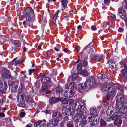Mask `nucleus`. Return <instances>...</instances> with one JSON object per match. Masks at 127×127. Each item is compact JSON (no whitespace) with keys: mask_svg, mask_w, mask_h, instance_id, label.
I'll use <instances>...</instances> for the list:
<instances>
[{"mask_svg":"<svg viewBox=\"0 0 127 127\" xmlns=\"http://www.w3.org/2000/svg\"><path fill=\"white\" fill-rule=\"evenodd\" d=\"M77 105L78 106L76 109H77L76 110L77 111V113L75 115V116H77L80 118H82V117H84L83 115V113L81 110L85 108V105L81 101H79L75 103V108L76 107Z\"/></svg>","mask_w":127,"mask_h":127,"instance_id":"f257e3e1","label":"nucleus"},{"mask_svg":"<svg viewBox=\"0 0 127 127\" xmlns=\"http://www.w3.org/2000/svg\"><path fill=\"white\" fill-rule=\"evenodd\" d=\"M17 100L19 103L18 106L20 107H23V103L26 99V97L25 94L23 93H20L17 95Z\"/></svg>","mask_w":127,"mask_h":127,"instance_id":"f03ea898","label":"nucleus"},{"mask_svg":"<svg viewBox=\"0 0 127 127\" xmlns=\"http://www.w3.org/2000/svg\"><path fill=\"white\" fill-rule=\"evenodd\" d=\"M72 112V109L68 106H64L63 110V114L68 116H71Z\"/></svg>","mask_w":127,"mask_h":127,"instance_id":"7ed1b4c3","label":"nucleus"},{"mask_svg":"<svg viewBox=\"0 0 127 127\" xmlns=\"http://www.w3.org/2000/svg\"><path fill=\"white\" fill-rule=\"evenodd\" d=\"M26 21L29 23V26L32 27V23L34 21V16L33 14L25 15Z\"/></svg>","mask_w":127,"mask_h":127,"instance_id":"20e7f679","label":"nucleus"},{"mask_svg":"<svg viewBox=\"0 0 127 127\" xmlns=\"http://www.w3.org/2000/svg\"><path fill=\"white\" fill-rule=\"evenodd\" d=\"M116 92V89H112L111 91L107 95V100H108L110 99H112L115 95Z\"/></svg>","mask_w":127,"mask_h":127,"instance_id":"39448f33","label":"nucleus"},{"mask_svg":"<svg viewBox=\"0 0 127 127\" xmlns=\"http://www.w3.org/2000/svg\"><path fill=\"white\" fill-rule=\"evenodd\" d=\"M53 114L54 116L56 117H59V120H61L63 118V115L58 111H54L53 113Z\"/></svg>","mask_w":127,"mask_h":127,"instance_id":"423d86ee","label":"nucleus"},{"mask_svg":"<svg viewBox=\"0 0 127 127\" xmlns=\"http://www.w3.org/2000/svg\"><path fill=\"white\" fill-rule=\"evenodd\" d=\"M2 77L3 78H6L9 79L11 78V75L9 73H8V71L6 70H4L1 74Z\"/></svg>","mask_w":127,"mask_h":127,"instance_id":"0eeeda50","label":"nucleus"},{"mask_svg":"<svg viewBox=\"0 0 127 127\" xmlns=\"http://www.w3.org/2000/svg\"><path fill=\"white\" fill-rule=\"evenodd\" d=\"M103 56H99V55L97 54L94 55H91V57L93 60L97 61H100L102 58Z\"/></svg>","mask_w":127,"mask_h":127,"instance_id":"6e6552de","label":"nucleus"},{"mask_svg":"<svg viewBox=\"0 0 127 127\" xmlns=\"http://www.w3.org/2000/svg\"><path fill=\"white\" fill-rule=\"evenodd\" d=\"M124 97L123 96L119 94L117 95L116 97V99L117 102H121L124 103Z\"/></svg>","mask_w":127,"mask_h":127,"instance_id":"1a4fd4ad","label":"nucleus"},{"mask_svg":"<svg viewBox=\"0 0 127 127\" xmlns=\"http://www.w3.org/2000/svg\"><path fill=\"white\" fill-rule=\"evenodd\" d=\"M74 92L72 90H71L69 92L66 91L64 93V96L66 97H71L74 95Z\"/></svg>","mask_w":127,"mask_h":127,"instance_id":"9d476101","label":"nucleus"},{"mask_svg":"<svg viewBox=\"0 0 127 127\" xmlns=\"http://www.w3.org/2000/svg\"><path fill=\"white\" fill-rule=\"evenodd\" d=\"M32 9L31 7H27L25 9V11L24 12L25 15H26L33 14H32Z\"/></svg>","mask_w":127,"mask_h":127,"instance_id":"9b49d317","label":"nucleus"},{"mask_svg":"<svg viewBox=\"0 0 127 127\" xmlns=\"http://www.w3.org/2000/svg\"><path fill=\"white\" fill-rule=\"evenodd\" d=\"M111 87V86L107 83H104L101 86L102 90L103 91H106L108 90Z\"/></svg>","mask_w":127,"mask_h":127,"instance_id":"f8f14e48","label":"nucleus"},{"mask_svg":"<svg viewBox=\"0 0 127 127\" xmlns=\"http://www.w3.org/2000/svg\"><path fill=\"white\" fill-rule=\"evenodd\" d=\"M60 10H58L57 12L54 14V17L52 20V22L53 24H55V26H56V25L55 24V23L56 21V19H57L58 15L59 13L60 12Z\"/></svg>","mask_w":127,"mask_h":127,"instance_id":"ddd939ff","label":"nucleus"},{"mask_svg":"<svg viewBox=\"0 0 127 127\" xmlns=\"http://www.w3.org/2000/svg\"><path fill=\"white\" fill-rule=\"evenodd\" d=\"M95 79L93 77L89 79V84L90 87H93L95 84Z\"/></svg>","mask_w":127,"mask_h":127,"instance_id":"4468645a","label":"nucleus"},{"mask_svg":"<svg viewBox=\"0 0 127 127\" xmlns=\"http://www.w3.org/2000/svg\"><path fill=\"white\" fill-rule=\"evenodd\" d=\"M62 6H63V8H62L61 10L64 11V8H66V7L67 6L68 1L67 0H62L61 1Z\"/></svg>","mask_w":127,"mask_h":127,"instance_id":"2eb2a0df","label":"nucleus"},{"mask_svg":"<svg viewBox=\"0 0 127 127\" xmlns=\"http://www.w3.org/2000/svg\"><path fill=\"white\" fill-rule=\"evenodd\" d=\"M90 113H91V115H93V117H95L97 116L98 115V114L97 113L96 110L94 109H92L90 112Z\"/></svg>","mask_w":127,"mask_h":127,"instance_id":"dca6fc26","label":"nucleus"},{"mask_svg":"<svg viewBox=\"0 0 127 127\" xmlns=\"http://www.w3.org/2000/svg\"><path fill=\"white\" fill-rule=\"evenodd\" d=\"M42 90L43 91L45 92L47 94H48L49 93H50V92L48 90L47 85L46 84H43L42 86Z\"/></svg>","mask_w":127,"mask_h":127,"instance_id":"f3484780","label":"nucleus"},{"mask_svg":"<svg viewBox=\"0 0 127 127\" xmlns=\"http://www.w3.org/2000/svg\"><path fill=\"white\" fill-rule=\"evenodd\" d=\"M124 103L123 102H117L116 105L117 106L116 110L118 111L120 110L121 108L123 106Z\"/></svg>","mask_w":127,"mask_h":127,"instance_id":"a211bd4d","label":"nucleus"},{"mask_svg":"<svg viewBox=\"0 0 127 127\" xmlns=\"http://www.w3.org/2000/svg\"><path fill=\"white\" fill-rule=\"evenodd\" d=\"M74 87V83L72 82L66 84L65 85V88L66 89H68L70 88H73Z\"/></svg>","mask_w":127,"mask_h":127,"instance_id":"6ab92c4d","label":"nucleus"},{"mask_svg":"<svg viewBox=\"0 0 127 127\" xmlns=\"http://www.w3.org/2000/svg\"><path fill=\"white\" fill-rule=\"evenodd\" d=\"M50 79L49 78L45 77L43 78L41 80L42 83L44 84H47L50 82Z\"/></svg>","mask_w":127,"mask_h":127,"instance_id":"aec40b11","label":"nucleus"},{"mask_svg":"<svg viewBox=\"0 0 127 127\" xmlns=\"http://www.w3.org/2000/svg\"><path fill=\"white\" fill-rule=\"evenodd\" d=\"M118 15H120V14H121L122 15L125 14L126 12L125 10L121 8H119L118 10Z\"/></svg>","mask_w":127,"mask_h":127,"instance_id":"412c9836","label":"nucleus"},{"mask_svg":"<svg viewBox=\"0 0 127 127\" xmlns=\"http://www.w3.org/2000/svg\"><path fill=\"white\" fill-rule=\"evenodd\" d=\"M112 108L111 106H110L108 107L106 111V114L108 116H110L113 113Z\"/></svg>","mask_w":127,"mask_h":127,"instance_id":"4be33fe9","label":"nucleus"},{"mask_svg":"<svg viewBox=\"0 0 127 127\" xmlns=\"http://www.w3.org/2000/svg\"><path fill=\"white\" fill-rule=\"evenodd\" d=\"M72 79L73 80L76 79L79 81H80L81 80V78L78 76V74L76 73L74 74L72 76Z\"/></svg>","mask_w":127,"mask_h":127,"instance_id":"5701e85b","label":"nucleus"},{"mask_svg":"<svg viewBox=\"0 0 127 127\" xmlns=\"http://www.w3.org/2000/svg\"><path fill=\"white\" fill-rule=\"evenodd\" d=\"M122 120L121 119H118L114 122V124L118 127L120 126L122 123Z\"/></svg>","mask_w":127,"mask_h":127,"instance_id":"b1692460","label":"nucleus"},{"mask_svg":"<svg viewBox=\"0 0 127 127\" xmlns=\"http://www.w3.org/2000/svg\"><path fill=\"white\" fill-rule=\"evenodd\" d=\"M52 124L55 127L58 125L59 120L56 118H53L52 120Z\"/></svg>","mask_w":127,"mask_h":127,"instance_id":"393cba45","label":"nucleus"},{"mask_svg":"<svg viewBox=\"0 0 127 127\" xmlns=\"http://www.w3.org/2000/svg\"><path fill=\"white\" fill-rule=\"evenodd\" d=\"M87 118L86 117H83L81 119L80 124L82 126H84L87 123L86 120Z\"/></svg>","mask_w":127,"mask_h":127,"instance_id":"a878e982","label":"nucleus"},{"mask_svg":"<svg viewBox=\"0 0 127 127\" xmlns=\"http://www.w3.org/2000/svg\"><path fill=\"white\" fill-rule=\"evenodd\" d=\"M109 64L110 68L111 69H112L114 67V66L115 65L114 63L112 62V60L111 59L107 63V64Z\"/></svg>","mask_w":127,"mask_h":127,"instance_id":"bb28decb","label":"nucleus"},{"mask_svg":"<svg viewBox=\"0 0 127 127\" xmlns=\"http://www.w3.org/2000/svg\"><path fill=\"white\" fill-rule=\"evenodd\" d=\"M19 90V88L17 85H14L12 86L11 91L12 92H15Z\"/></svg>","mask_w":127,"mask_h":127,"instance_id":"cd10ccee","label":"nucleus"},{"mask_svg":"<svg viewBox=\"0 0 127 127\" xmlns=\"http://www.w3.org/2000/svg\"><path fill=\"white\" fill-rule=\"evenodd\" d=\"M80 73L81 74L85 76H88L89 74L88 71L85 70H81L80 72Z\"/></svg>","mask_w":127,"mask_h":127,"instance_id":"c85d7f7f","label":"nucleus"},{"mask_svg":"<svg viewBox=\"0 0 127 127\" xmlns=\"http://www.w3.org/2000/svg\"><path fill=\"white\" fill-rule=\"evenodd\" d=\"M122 75L125 78L127 79V71L125 69H122L121 70Z\"/></svg>","mask_w":127,"mask_h":127,"instance_id":"c756f323","label":"nucleus"},{"mask_svg":"<svg viewBox=\"0 0 127 127\" xmlns=\"http://www.w3.org/2000/svg\"><path fill=\"white\" fill-rule=\"evenodd\" d=\"M87 86V84L86 82L84 83L80 84L79 85V87L80 89H83L85 88Z\"/></svg>","mask_w":127,"mask_h":127,"instance_id":"7c9ffc66","label":"nucleus"},{"mask_svg":"<svg viewBox=\"0 0 127 127\" xmlns=\"http://www.w3.org/2000/svg\"><path fill=\"white\" fill-rule=\"evenodd\" d=\"M106 76L105 75L101 73L98 74L97 75V77L100 79H104L106 78Z\"/></svg>","mask_w":127,"mask_h":127,"instance_id":"2f4dec72","label":"nucleus"},{"mask_svg":"<svg viewBox=\"0 0 127 127\" xmlns=\"http://www.w3.org/2000/svg\"><path fill=\"white\" fill-rule=\"evenodd\" d=\"M26 100L27 102H30L31 103H32L33 101L32 97L29 96H27Z\"/></svg>","mask_w":127,"mask_h":127,"instance_id":"473e14b6","label":"nucleus"},{"mask_svg":"<svg viewBox=\"0 0 127 127\" xmlns=\"http://www.w3.org/2000/svg\"><path fill=\"white\" fill-rule=\"evenodd\" d=\"M98 124V122L95 120H93L92 123L90 124V125L93 126H96Z\"/></svg>","mask_w":127,"mask_h":127,"instance_id":"72a5a7b5","label":"nucleus"},{"mask_svg":"<svg viewBox=\"0 0 127 127\" xmlns=\"http://www.w3.org/2000/svg\"><path fill=\"white\" fill-rule=\"evenodd\" d=\"M88 119H89L88 122H92V121L93 120L95 119H94V117L93 118V115H88Z\"/></svg>","mask_w":127,"mask_h":127,"instance_id":"f704fd0d","label":"nucleus"},{"mask_svg":"<svg viewBox=\"0 0 127 127\" xmlns=\"http://www.w3.org/2000/svg\"><path fill=\"white\" fill-rule=\"evenodd\" d=\"M67 127H73V122L72 121L70 122H68L67 125Z\"/></svg>","mask_w":127,"mask_h":127,"instance_id":"c9c22d12","label":"nucleus"},{"mask_svg":"<svg viewBox=\"0 0 127 127\" xmlns=\"http://www.w3.org/2000/svg\"><path fill=\"white\" fill-rule=\"evenodd\" d=\"M63 89L60 87H57L56 89V92L57 93H60L62 92Z\"/></svg>","mask_w":127,"mask_h":127,"instance_id":"e433bc0d","label":"nucleus"},{"mask_svg":"<svg viewBox=\"0 0 127 127\" xmlns=\"http://www.w3.org/2000/svg\"><path fill=\"white\" fill-rule=\"evenodd\" d=\"M42 122V121L41 120H38L37 122H35L34 126L35 127H37Z\"/></svg>","mask_w":127,"mask_h":127,"instance_id":"4c0bfd02","label":"nucleus"},{"mask_svg":"<svg viewBox=\"0 0 127 127\" xmlns=\"http://www.w3.org/2000/svg\"><path fill=\"white\" fill-rule=\"evenodd\" d=\"M99 122L100 123V126H101V125L105 126L106 124L105 122L104 121L103 119H100L99 120Z\"/></svg>","mask_w":127,"mask_h":127,"instance_id":"58836bf2","label":"nucleus"},{"mask_svg":"<svg viewBox=\"0 0 127 127\" xmlns=\"http://www.w3.org/2000/svg\"><path fill=\"white\" fill-rule=\"evenodd\" d=\"M61 101H62V103L64 104H66L68 101L67 99L66 98H62V100Z\"/></svg>","mask_w":127,"mask_h":127,"instance_id":"ea45409f","label":"nucleus"},{"mask_svg":"<svg viewBox=\"0 0 127 127\" xmlns=\"http://www.w3.org/2000/svg\"><path fill=\"white\" fill-rule=\"evenodd\" d=\"M120 17L123 20H124L126 22V21H127L126 20L127 16L126 15H120Z\"/></svg>","mask_w":127,"mask_h":127,"instance_id":"a19ab883","label":"nucleus"},{"mask_svg":"<svg viewBox=\"0 0 127 127\" xmlns=\"http://www.w3.org/2000/svg\"><path fill=\"white\" fill-rule=\"evenodd\" d=\"M83 66H85L87 65V62L85 61H82L80 63Z\"/></svg>","mask_w":127,"mask_h":127,"instance_id":"79ce46f5","label":"nucleus"},{"mask_svg":"<svg viewBox=\"0 0 127 127\" xmlns=\"http://www.w3.org/2000/svg\"><path fill=\"white\" fill-rule=\"evenodd\" d=\"M54 100L55 101V103L58 102L59 101H61V100H62V98L61 97L57 98L54 97Z\"/></svg>","mask_w":127,"mask_h":127,"instance_id":"37998d69","label":"nucleus"},{"mask_svg":"<svg viewBox=\"0 0 127 127\" xmlns=\"http://www.w3.org/2000/svg\"><path fill=\"white\" fill-rule=\"evenodd\" d=\"M31 80L30 77H24V81L26 82H30Z\"/></svg>","mask_w":127,"mask_h":127,"instance_id":"c03bdc74","label":"nucleus"},{"mask_svg":"<svg viewBox=\"0 0 127 127\" xmlns=\"http://www.w3.org/2000/svg\"><path fill=\"white\" fill-rule=\"evenodd\" d=\"M82 118L78 117L77 116H75V121L77 122H79L80 121H81V119Z\"/></svg>","mask_w":127,"mask_h":127,"instance_id":"a18cd8bd","label":"nucleus"},{"mask_svg":"<svg viewBox=\"0 0 127 127\" xmlns=\"http://www.w3.org/2000/svg\"><path fill=\"white\" fill-rule=\"evenodd\" d=\"M52 51L50 50L46 52V54L47 56H49L52 54Z\"/></svg>","mask_w":127,"mask_h":127,"instance_id":"49530a36","label":"nucleus"},{"mask_svg":"<svg viewBox=\"0 0 127 127\" xmlns=\"http://www.w3.org/2000/svg\"><path fill=\"white\" fill-rule=\"evenodd\" d=\"M98 27L100 28V30L99 31H101L102 30H103L105 27L104 26L102 25H101L99 27Z\"/></svg>","mask_w":127,"mask_h":127,"instance_id":"de8ad7c7","label":"nucleus"},{"mask_svg":"<svg viewBox=\"0 0 127 127\" xmlns=\"http://www.w3.org/2000/svg\"><path fill=\"white\" fill-rule=\"evenodd\" d=\"M50 103L51 104L55 103V101L54 100V98H51L49 99Z\"/></svg>","mask_w":127,"mask_h":127,"instance_id":"09e8293b","label":"nucleus"},{"mask_svg":"<svg viewBox=\"0 0 127 127\" xmlns=\"http://www.w3.org/2000/svg\"><path fill=\"white\" fill-rule=\"evenodd\" d=\"M110 0H104V3L107 5H108L110 2Z\"/></svg>","mask_w":127,"mask_h":127,"instance_id":"8fccbe9b","label":"nucleus"},{"mask_svg":"<svg viewBox=\"0 0 127 127\" xmlns=\"http://www.w3.org/2000/svg\"><path fill=\"white\" fill-rule=\"evenodd\" d=\"M82 65L80 63L78 65H77V68L78 70H80L81 69L82 67Z\"/></svg>","mask_w":127,"mask_h":127,"instance_id":"3c124183","label":"nucleus"},{"mask_svg":"<svg viewBox=\"0 0 127 127\" xmlns=\"http://www.w3.org/2000/svg\"><path fill=\"white\" fill-rule=\"evenodd\" d=\"M91 29L93 31H96L97 30V28L95 26L93 25L91 27Z\"/></svg>","mask_w":127,"mask_h":127,"instance_id":"603ef678","label":"nucleus"},{"mask_svg":"<svg viewBox=\"0 0 127 127\" xmlns=\"http://www.w3.org/2000/svg\"><path fill=\"white\" fill-rule=\"evenodd\" d=\"M80 46H76L75 47V49L76 50L77 52H78L80 50Z\"/></svg>","mask_w":127,"mask_h":127,"instance_id":"864d4df0","label":"nucleus"},{"mask_svg":"<svg viewBox=\"0 0 127 127\" xmlns=\"http://www.w3.org/2000/svg\"><path fill=\"white\" fill-rule=\"evenodd\" d=\"M117 88L120 90L122 91L123 90V87L121 86H118L117 87Z\"/></svg>","mask_w":127,"mask_h":127,"instance_id":"5fc2aeb1","label":"nucleus"},{"mask_svg":"<svg viewBox=\"0 0 127 127\" xmlns=\"http://www.w3.org/2000/svg\"><path fill=\"white\" fill-rule=\"evenodd\" d=\"M19 115L20 117H23L25 116V113L24 112H23L19 114Z\"/></svg>","mask_w":127,"mask_h":127,"instance_id":"6e6d98bb","label":"nucleus"},{"mask_svg":"<svg viewBox=\"0 0 127 127\" xmlns=\"http://www.w3.org/2000/svg\"><path fill=\"white\" fill-rule=\"evenodd\" d=\"M68 102H69L70 104H72L74 103V100L73 99H69L68 100Z\"/></svg>","mask_w":127,"mask_h":127,"instance_id":"4d7b16f0","label":"nucleus"},{"mask_svg":"<svg viewBox=\"0 0 127 127\" xmlns=\"http://www.w3.org/2000/svg\"><path fill=\"white\" fill-rule=\"evenodd\" d=\"M47 127H55L53 124H52L50 123H49L47 124Z\"/></svg>","mask_w":127,"mask_h":127,"instance_id":"13d9d810","label":"nucleus"},{"mask_svg":"<svg viewBox=\"0 0 127 127\" xmlns=\"http://www.w3.org/2000/svg\"><path fill=\"white\" fill-rule=\"evenodd\" d=\"M35 71V69H29V74L30 75H31V73L33 72L34 71Z\"/></svg>","mask_w":127,"mask_h":127,"instance_id":"bf43d9fd","label":"nucleus"},{"mask_svg":"<svg viewBox=\"0 0 127 127\" xmlns=\"http://www.w3.org/2000/svg\"><path fill=\"white\" fill-rule=\"evenodd\" d=\"M21 64L20 62V61L19 60H17L15 62V63L14 65L15 66H16L17 64Z\"/></svg>","mask_w":127,"mask_h":127,"instance_id":"052dcab7","label":"nucleus"},{"mask_svg":"<svg viewBox=\"0 0 127 127\" xmlns=\"http://www.w3.org/2000/svg\"><path fill=\"white\" fill-rule=\"evenodd\" d=\"M45 76V74L43 73H41L39 75V77H41Z\"/></svg>","mask_w":127,"mask_h":127,"instance_id":"680f3d73","label":"nucleus"},{"mask_svg":"<svg viewBox=\"0 0 127 127\" xmlns=\"http://www.w3.org/2000/svg\"><path fill=\"white\" fill-rule=\"evenodd\" d=\"M68 120V117L67 116H65L63 118V120L65 121H67Z\"/></svg>","mask_w":127,"mask_h":127,"instance_id":"e2e57ef3","label":"nucleus"},{"mask_svg":"<svg viewBox=\"0 0 127 127\" xmlns=\"http://www.w3.org/2000/svg\"><path fill=\"white\" fill-rule=\"evenodd\" d=\"M124 30L123 28H119L118 29V32H122Z\"/></svg>","mask_w":127,"mask_h":127,"instance_id":"0e129e2a","label":"nucleus"},{"mask_svg":"<svg viewBox=\"0 0 127 127\" xmlns=\"http://www.w3.org/2000/svg\"><path fill=\"white\" fill-rule=\"evenodd\" d=\"M111 16L113 19H115L116 18L115 15L114 14H111Z\"/></svg>","mask_w":127,"mask_h":127,"instance_id":"69168bd1","label":"nucleus"},{"mask_svg":"<svg viewBox=\"0 0 127 127\" xmlns=\"http://www.w3.org/2000/svg\"><path fill=\"white\" fill-rule=\"evenodd\" d=\"M94 51L93 48H91L90 49V50L89 51V53L90 54L94 52Z\"/></svg>","mask_w":127,"mask_h":127,"instance_id":"338daca9","label":"nucleus"},{"mask_svg":"<svg viewBox=\"0 0 127 127\" xmlns=\"http://www.w3.org/2000/svg\"><path fill=\"white\" fill-rule=\"evenodd\" d=\"M63 51L64 52L66 53L68 52L69 50L68 49L65 48L63 50Z\"/></svg>","mask_w":127,"mask_h":127,"instance_id":"774afa93","label":"nucleus"}]
</instances>
